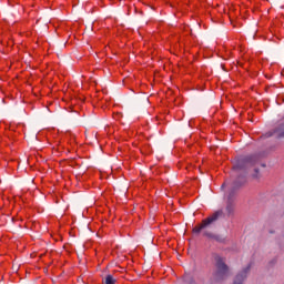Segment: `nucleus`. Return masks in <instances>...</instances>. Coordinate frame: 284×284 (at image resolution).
Instances as JSON below:
<instances>
[{"instance_id":"nucleus-1","label":"nucleus","mask_w":284,"mask_h":284,"mask_svg":"<svg viewBox=\"0 0 284 284\" xmlns=\"http://www.w3.org/2000/svg\"><path fill=\"white\" fill-rule=\"evenodd\" d=\"M220 216H223V211H216L211 216L203 220L200 225L193 229V234H201V232H203V236H206V239L216 241V243H225V237H223V235H219L210 231V224L214 223V221H219Z\"/></svg>"},{"instance_id":"nucleus-6","label":"nucleus","mask_w":284,"mask_h":284,"mask_svg":"<svg viewBox=\"0 0 284 284\" xmlns=\"http://www.w3.org/2000/svg\"><path fill=\"white\" fill-rule=\"evenodd\" d=\"M103 283L104 284H116V278H114V276L112 275H106L104 278H103Z\"/></svg>"},{"instance_id":"nucleus-3","label":"nucleus","mask_w":284,"mask_h":284,"mask_svg":"<svg viewBox=\"0 0 284 284\" xmlns=\"http://www.w3.org/2000/svg\"><path fill=\"white\" fill-rule=\"evenodd\" d=\"M256 163V156L247 155L237 160L236 164L234 165V170H245L248 165H254Z\"/></svg>"},{"instance_id":"nucleus-4","label":"nucleus","mask_w":284,"mask_h":284,"mask_svg":"<svg viewBox=\"0 0 284 284\" xmlns=\"http://www.w3.org/2000/svg\"><path fill=\"white\" fill-rule=\"evenodd\" d=\"M250 270H252V265H250V264L247 266H245L244 268H242V271H240L235 275L233 284H243V283H245V280L250 275Z\"/></svg>"},{"instance_id":"nucleus-2","label":"nucleus","mask_w":284,"mask_h":284,"mask_svg":"<svg viewBox=\"0 0 284 284\" xmlns=\"http://www.w3.org/2000/svg\"><path fill=\"white\" fill-rule=\"evenodd\" d=\"M215 272L213 274L215 281H225L230 276V266L225 263V257L221 255L214 256Z\"/></svg>"},{"instance_id":"nucleus-11","label":"nucleus","mask_w":284,"mask_h":284,"mask_svg":"<svg viewBox=\"0 0 284 284\" xmlns=\"http://www.w3.org/2000/svg\"><path fill=\"white\" fill-rule=\"evenodd\" d=\"M222 187H225V184H222Z\"/></svg>"},{"instance_id":"nucleus-9","label":"nucleus","mask_w":284,"mask_h":284,"mask_svg":"<svg viewBox=\"0 0 284 284\" xmlns=\"http://www.w3.org/2000/svg\"><path fill=\"white\" fill-rule=\"evenodd\" d=\"M253 179H261V175L258 174V169L254 170Z\"/></svg>"},{"instance_id":"nucleus-10","label":"nucleus","mask_w":284,"mask_h":284,"mask_svg":"<svg viewBox=\"0 0 284 284\" xmlns=\"http://www.w3.org/2000/svg\"><path fill=\"white\" fill-rule=\"evenodd\" d=\"M230 199H232V193H230Z\"/></svg>"},{"instance_id":"nucleus-5","label":"nucleus","mask_w":284,"mask_h":284,"mask_svg":"<svg viewBox=\"0 0 284 284\" xmlns=\"http://www.w3.org/2000/svg\"><path fill=\"white\" fill-rule=\"evenodd\" d=\"M274 133L277 135V139H284V124H280L275 130Z\"/></svg>"},{"instance_id":"nucleus-8","label":"nucleus","mask_w":284,"mask_h":284,"mask_svg":"<svg viewBox=\"0 0 284 284\" xmlns=\"http://www.w3.org/2000/svg\"><path fill=\"white\" fill-rule=\"evenodd\" d=\"M243 183H245V181H243L242 183H239V181H235L233 184V190H237V187H241Z\"/></svg>"},{"instance_id":"nucleus-7","label":"nucleus","mask_w":284,"mask_h":284,"mask_svg":"<svg viewBox=\"0 0 284 284\" xmlns=\"http://www.w3.org/2000/svg\"><path fill=\"white\" fill-rule=\"evenodd\" d=\"M226 212H227V214H234V205L227 204Z\"/></svg>"}]
</instances>
